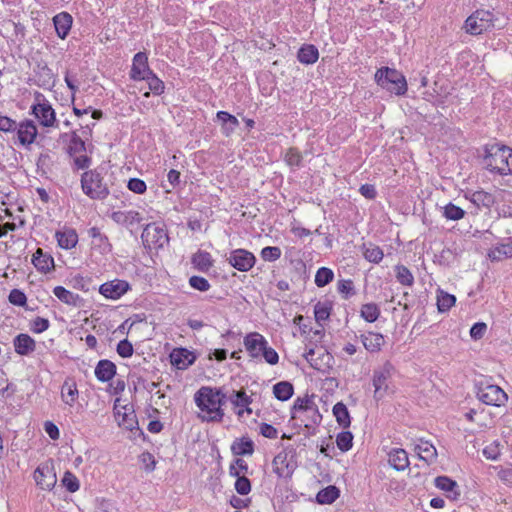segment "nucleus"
<instances>
[{"label":"nucleus","instance_id":"26","mask_svg":"<svg viewBox=\"0 0 512 512\" xmlns=\"http://www.w3.org/2000/svg\"><path fill=\"white\" fill-rule=\"evenodd\" d=\"M388 462L397 471H404L409 466L408 454L404 449L395 448L388 454Z\"/></svg>","mask_w":512,"mask_h":512},{"label":"nucleus","instance_id":"53","mask_svg":"<svg viewBox=\"0 0 512 512\" xmlns=\"http://www.w3.org/2000/svg\"><path fill=\"white\" fill-rule=\"evenodd\" d=\"M281 249L276 246H267L261 250V257L265 261L273 262L281 257Z\"/></svg>","mask_w":512,"mask_h":512},{"label":"nucleus","instance_id":"12","mask_svg":"<svg viewBox=\"0 0 512 512\" xmlns=\"http://www.w3.org/2000/svg\"><path fill=\"white\" fill-rule=\"evenodd\" d=\"M296 467L294 455L289 451H281L274 457L273 470L279 477H290Z\"/></svg>","mask_w":512,"mask_h":512},{"label":"nucleus","instance_id":"19","mask_svg":"<svg viewBox=\"0 0 512 512\" xmlns=\"http://www.w3.org/2000/svg\"><path fill=\"white\" fill-rule=\"evenodd\" d=\"M60 397L66 407L73 408L75 406L79 399V390L74 379H65L61 386Z\"/></svg>","mask_w":512,"mask_h":512},{"label":"nucleus","instance_id":"22","mask_svg":"<svg viewBox=\"0 0 512 512\" xmlns=\"http://www.w3.org/2000/svg\"><path fill=\"white\" fill-rule=\"evenodd\" d=\"M464 198L470 201L477 208L486 207L489 208L494 204V197L492 194L483 191H471L468 190L464 193Z\"/></svg>","mask_w":512,"mask_h":512},{"label":"nucleus","instance_id":"41","mask_svg":"<svg viewBox=\"0 0 512 512\" xmlns=\"http://www.w3.org/2000/svg\"><path fill=\"white\" fill-rule=\"evenodd\" d=\"M492 261H501L505 258H512V243L501 244L489 252Z\"/></svg>","mask_w":512,"mask_h":512},{"label":"nucleus","instance_id":"59","mask_svg":"<svg viewBox=\"0 0 512 512\" xmlns=\"http://www.w3.org/2000/svg\"><path fill=\"white\" fill-rule=\"evenodd\" d=\"M338 292L343 294L345 298H348L352 294H354V286L353 281L350 279H343L338 282L337 285Z\"/></svg>","mask_w":512,"mask_h":512},{"label":"nucleus","instance_id":"64","mask_svg":"<svg viewBox=\"0 0 512 512\" xmlns=\"http://www.w3.org/2000/svg\"><path fill=\"white\" fill-rule=\"evenodd\" d=\"M235 489L241 495H246L251 490V484L248 478L238 477L235 482Z\"/></svg>","mask_w":512,"mask_h":512},{"label":"nucleus","instance_id":"40","mask_svg":"<svg viewBox=\"0 0 512 512\" xmlns=\"http://www.w3.org/2000/svg\"><path fill=\"white\" fill-rule=\"evenodd\" d=\"M339 497V490L335 486H328L320 490L316 500L320 504H331Z\"/></svg>","mask_w":512,"mask_h":512},{"label":"nucleus","instance_id":"32","mask_svg":"<svg viewBox=\"0 0 512 512\" xmlns=\"http://www.w3.org/2000/svg\"><path fill=\"white\" fill-rule=\"evenodd\" d=\"M111 218L116 223L125 226H132L134 224H138L142 219L140 213L134 210L113 212Z\"/></svg>","mask_w":512,"mask_h":512},{"label":"nucleus","instance_id":"24","mask_svg":"<svg viewBox=\"0 0 512 512\" xmlns=\"http://www.w3.org/2000/svg\"><path fill=\"white\" fill-rule=\"evenodd\" d=\"M231 404L238 408L236 414L239 418H243L244 414H252V409L249 407L251 398L244 391H237L230 397Z\"/></svg>","mask_w":512,"mask_h":512},{"label":"nucleus","instance_id":"9","mask_svg":"<svg viewBox=\"0 0 512 512\" xmlns=\"http://www.w3.org/2000/svg\"><path fill=\"white\" fill-rule=\"evenodd\" d=\"M292 418L296 420H300L301 422H305L304 414L311 413V423L317 424L321 420V415L319 413L318 407L314 402L313 397L306 396L304 398H297L294 401V405L292 407Z\"/></svg>","mask_w":512,"mask_h":512},{"label":"nucleus","instance_id":"34","mask_svg":"<svg viewBox=\"0 0 512 512\" xmlns=\"http://www.w3.org/2000/svg\"><path fill=\"white\" fill-rule=\"evenodd\" d=\"M170 358L172 364L177 366L179 369H184L193 362V356L191 353L183 348L173 350L170 354Z\"/></svg>","mask_w":512,"mask_h":512},{"label":"nucleus","instance_id":"28","mask_svg":"<svg viewBox=\"0 0 512 512\" xmlns=\"http://www.w3.org/2000/svg\"><path fill=\"white\" fill-rule=\"evenodd\" d=\"M55 237L57 239L59 247L62 249H72L78 243V235L76 231L72 228H66L62 231H57L55 233Z\"/></svg>","mask_w":512,"mask_h":512},{"label":"nucleus","instance_id":"17","mask_svg":"<svg viewBox=\"0 0 512 512\" xmlns=\"http://www.w3.org/2000/svg\"><path fill=\"white\" fill-rule=\"evenodd\" d=\"M153 71L148 65V57L144 52H138L133 57L130 77L133 80H143Z\"/></svg>","mask_w":512,"mask_h":512},{"label":"nucleus","instance_id":"36","mask_svg":"<svg viewBox=\"0 0 512 512\" xmlns=\"http://www.w3.org/2000/svg\"><path fill=\"white\" fill-rule=\"evenodd\" d=\"M297 58L303 64H313L319 58L318 49L314 45H304L299 49Z\"/></svg>","mask_w":512,"mask_h":512},{"label":"nucleus","instance_id":"43","mask_svg":"<svg viewBox=\"0 0 512 512\" xmlns=\"http://www.w3.org/2000/svg\"><path fill=\"white\" fill-rule=\"evenodd\" d=\"M363 248H364V252H363L364 257L369 262L377 264L384 257V253H383L382 249L377 245L369 243L367 245H364Z\"/></svg>","mask_w":512,"mask_h":512},{"label":"nucleus","instance_id":"31","mask_svg":"<svg viewBox=\"0 0 512 512\" xmlns=\"http://www.w3.org/2000/svg\"><path fill=\"white\" fill-rule=\"evenodd\" d=\"M57 35L65 39L72 26V16L66 12H61L53 18Z\"/></svg>","mask_w":512,"mask_h":512},{"label":"nucleus","instance_id":"48","mask_svg":"<svg viewBox=\"0 0 512 512\" xmlns=\"http://www.w3.org/2000/svg\"><path fill=\"white\" fill-rule=\"evenodd\" d=\"M334 278V273L330 268L321 267L317 270L315 275V284L318 287H324L329 284Z\"/></svg>","mask_w":512,"mask_h":512},{"label":"nucleus","instance_id":"11","mask_svg":"<svg viewBox=\"0 0 512 512\" xmlns=\"http://www.w3.org/2000/svg\"><path fill=\"white\" fill-rule=\"evenodd\" d=\"M36 485L42 490L50 491L57 483V476L51 462L38 466L33 474Z\"/></svg>","mask_w":512,"mask_h":512},{"label":"nucleus","instance_id":"1","mask_svg":"<svg viewBox=\"0 0 512 512\" xmlns=\"http://www.w3.org/2000/svg\"><path fill=\"white\" fill-rule=\"evenodd\" d=\"M194 402L198 408L197 417L202 422H222L226 395L220 389L203 386L194 394Z\"/></svg>","mask_w":512,"mask_h":512},{"label":"nucleus","instance_id":"14","mask_svg":"<svg viewBox=\"0 0 512 512\" xmlns=\"http://www.w3.org/2000/svg\"><path fill=\"white\" fill-rule=\"evenodd\" d=\"M130 289L127 281L114 279L103 283L99 287V293L107 299L117 300L126 294Z\"/></svg>","mask_w":512,"mask_h":512},{"label":"nucleus","instance_id":"58","mask_svg":"<svg viewBox=\"0 0 512 512\" xmlns=\"http://www.w3.org/2000/svg\"><path fill=\"white\" fill-rule=\"evenodd\" d=\"M117 353L122 358H129L133 355L134 349L131 342L127 339L121 340L117 345Z\"/></svg>","mask_w":512,"mask_h":512},{"label":"nucleus","instance_id":"33","mask_svg":"<svg viewBox=\"0 0 512 512\" xmlns=\"http://www.w3.org/2000/svg\"><path fill=\"white\" fill-rule=\"evenodd\" d=\"M88 234L92 238V246L94 249H98L101 254H106L111 251L108 238L103 235L98 228H90Z\"/></svg>","mask_w":512,"mask_h":512},{"label":"nucleus","instance_id":"45","mask_svg":"<svg viewBox=\"0 0 512 512\" xmlns=\"http://www.w3.org/2000/svg\"><path fill=\"white\" fill-rule=\"evenodd\" d=\"M456 302V298L454 295L444 292L443 290H439L437 294V306L440 312L448 311L452 306H454Z\"/></svg>","mask_w":512,"mask_h":512},{"label":"nucleus","instance_id":"4","mask_svg":"<svg viewBox=\"0 0 512 512\" xmlns=\"http://www.w3.org/2000/svg\"><path fill=\"white\" fill-rule=\"evenodd\" d=\"M81 187L83 193L91 199L102 200L109 194L108 186L97 170H89L82 174Z\"/></svg>","mask_w":512,"mask_h":512},{"label":"nucleus","instance_id":"37","mask_svg":"<svg viewBox=\"0 0 512 512\" xmlns=\"http://www.w3.org/2000/svg\"><path fill=\"white\" fill-rule=\"evenodd\" d=\"M333 415L335 416L336 421L341 427L347 428L350 426V414L346 405L343 404L342 402H338L333 406Z\"/></svg>","mask_w":512,"mask_h":512},{"label":"nucleus","instance_id":"42","mask_svg":"<svg viewBox=\"0 0 512 512\" xmlns=\"http://www.w3.org/2000/svg\"><path fill=\"white\" fill-rule=\"evenodd\" d=\"M466 212L453 203H448L442 208V215L447 220L458 221L464 218Z\"/></svg>","mask_w":512,"mask_h":512},{"label":"nucleus","instance_id":"7","mask_svg":"<svg viewBox=\"0 0 512 512\" xmlns=\"http://www.w3.org/2000/svg\"><path fill=\"white\" fill-rule=\"evenodd\" d=\"M478 399L491 406H504L508 400L506 392L494 384H480L477 391Z\"/></svg>","mask_w":512,"mask_h":512},{"label":"nucleus","instance_id":"56","mask_svg":"<svg viewBox=\"0 0 512 512\" xmlns=\"http://www.w3.org/2000/svg\"><path fill=\"white\" fill-rule=\"evenodd\" d=\"M9 302L16 306H24L27 302V297L24 292L19 289L11 290L8 296Z\"/></svg>","mask_w":512,"mask_h":512},{"label":"nucleus","instance_id":"20","mask_svg":"<svg viewBox=\"0 0 512 512\" xmlns=\"http://www.w3.org/2000/svg\"><path fill=\"white\" fill-rule=\"evenodd\" d=\"M114 409L115 417L120 427L126 430H133L136 428L138 422L136 415L131 407L123 406L118 408L117 404H115Z\"/></svg>","mask_w":512,"mask_h":512},{"label":"nucleus","instance_id":"30","mask_svg":"<svg viewBox=\"0 0 512 512\" xmlns=\"http://www.w3.org/2000/svg\"><path fill=\"white\" fill-rule=\"evenodd\" d=\"M116 374V366L109 360H100L95 367V376L100 382L110 381Z\"/></svg>","mask_w":512,"mask_h":512},{"label":"nucleus","instance_id":"3","mask_svg":"<svg viewBox=\"0 0 512 512\" xmlns=\"http://www.w3.org/2000/svg\"><path fill=\"white\" fill-rule=\"evenodd\" d=\"M376 83L386 91L395 95H404L407 91V82L401 72L389 67H382L375 73Z\"/></svg>","mask_w":512,"mask_h":512},{"label":"nucleus","instance_id":"52","mask_svg":"<svg viewBox=\"0 0 512 512\" xmlns=\"http://www.w3.org/2000/svg\"><path fill=\"white\" fill-rule=\"evenodd\" d=\"M331 313V307L327 303L318 302L314 307L315 319L318 323L326 321Z\"/></svg>","mask_w":512,"mask_h":512},{"label":"nucleus","instance_id":"21","mask_svg":"<svg viewBox=\"0 0 512 512\" xmlns=\"http://www.w3.org/2000/svg\"><path fill=\"white\" fill-rule=\"evenodd\" d=\"M13 346L18 355L27 356L35 351L36 342L28 334L21 333L13 339Z\"/></svg>","mask_w":512,"mask_h":512},{"label":"nucleus","instance_id":"18","mask_svg":"<svg viewBox=\"0 0 512 512\" xmlns=\"http://www.w3.org/2000/svg\"><path fill=\"white\" fill-rule=\"evenodd\" d=\"M267 344L265 337L258 332H251L244 338V346L252 358L260 357Z\"/></svg>","mask_w":512,"mask_h":512},{"label":"nucleus","instance_id":"23","mask_svg":"<svg viewBox=\"0 0 512 512\" xmlns=\"http://www.w3.org/2000/svg\"><path fill=\"white\" fill-rule=\"evenodd\" d=\"M414 451L418 454L419 458L427 464L435 462L437 458V450L434 445L423 439L415 443Z\"/></svg>","mask_w":512,"mask_h":512},{"label":"nucleus","instance_id":"2","mask_svg":"<svg viewBox=\"0 0 512 512\" xmlns=\"http://www.w3.org/2000/svg\"><path fill=\"white\" fill-rule=\"evenodd\" d=\"M484 165L492 173L499 175L512 174V148L500 144L487 146Z\"/></svg>","mask_w":512,"mask_h":512},{"label":"nucleus","instance_id":"16","mask_svg":"<svg viewBox=\"0 0 512 512\" xmlns=\"http://www.w3.org/2000/svg\"><path fill=\"white\" fill-rule=\"evenodd\" d=\"M17 137L22 146H29L34 143L38 129L33 120L26 119L17 124Z\"/></svg>","mask_w":512,"mask_h":512},{"label":"nucleus","instance_id":"39","mask_svg":"<svg viewBox=\"0 0 512 512\" xmlns=\"http://www.w3.org/2000/svg\"><path fill=\"white\" fill-rule=\"evenodd\" d=\"M293 385L287 381L278 382L273 386V394L280 401H287L293 395Z\"/></svg>","mask_w":512,"mask_h":512},{"label":"nucleus","instance_id":"29","mask_svg":"<svg viewBox=\"0 0 512 512\" xmlns=\"http://www.w3.org/2000/svg\"><path fill=\"white\" fill-rule=\"evenodd\" d=\"M53 294L58 300L69 306L78 307L82 302L79 294L67 290L63 286L54 287Z\"/></svg>","mask_w":512,"mask_h":512},{"label":"nucleus","instance_id":"49","mask_svg":"<svg viewBox=\"0 0 512 512\" xmlns=\"http://www.w3.org/2000/svg\"><path fill=\"white\" fill-rule=\"evenodd\" d=\"M148 84L149 90L155 95H161L164 92L165 85L153 72L148 77L144 78Z\"/></svg>","mask_w":512,"mask_h":512},{"label":"nucleus","instance_id":"38","mask_svg":"<svg viewBox=\"0 0 512 512\" xmlns=\"http://www.w3.org/2000/svg\"><path fill=\"white\" fill-rule=\"evenodd\" d=\"M192 263L198 270L208 271L213 265V260L210 253L206 251H199L193 255Z\"/></svg>","mask_w":512,"mask_h":512},{"label":"nucleus","instance_id":"55","mask_svg":"<svg viewBox=\"0 0 512 512\" xmlns=\"http://www.w3.org/2000/svg\"><path fill=\"white\" fill-rule=\"evenodd\" d=\"M501 454L500 444L494 441L483 449V455L489 460H496Z\"/></svg>","mask_w":512,"mask_h":512},{"label":"nucleus","instance_id":"47","mask_svg":"<svg viewBox=\"0 0 512 512\" xmlns=\"http://www.w3.org/2000/svg\"><path fill=\"white\" fill-rule=\"evenodd\" d=\"M380 315V309L375 303H367L361 307V316L367 322H375Z\"/></svg>","mask_w":512,"mask_h":512},{"label":"nucleus","instance_id":"35","mask_svg":"<svg viewBox=\"0 0 512 512\" xmlns=\"http://www.w3.org/2000/svg\"><path fill=\"white\" fill-rule=\"evenodd\" d=\"M231 450L238 456L251 455L254 452V443L249 437H242L233 442Z\"/></svg>","mask_w":512,"mask_h":512},{"label":"nucleus","instance_id":"5","mask_svg":"<svg viewBox=\"0 0 512 512\" xmlns=\"http://www.w3.org/2000/svg\"><path fill=\"white\" fill-rule=\"evenodd\" d=\"M496 21L492 11L478 9L466 19L463 28L468 34L480 35L494 28Z\"/></svg>","mask_w":512,"mask_h":512},{"label":"nucleus","instance_id":"13","mask_svg":"<svg viewBox=\"0 0 512 512\" xmlns=\"http://www.w3.org/2000/svg\"><path fill=\"white\" fill-rule=\"evenodd\" d=\"M392 365L385 363L380 369L373 373L372 383L374 386V398L380 400L385 397L388 392V379L391 376Z\"/></svg>","mask_w":512,"mask_h":512},{"label":"nucleus","instance_id":"6","mask_svg":"<svg viewBox=\"0 0 512 512\" xmlns=\"http://www.w3.org/2000/svg\"><path fill=\"white\" fill-rule=\"evenodd\" d=\"M31 114L44 128H56L58 126L55 110L41 93H36L35 95L34 103L31 106Z\"/></svg>","mask_w":512,"mask_h":512},{"label":"nucleus","instance_id":"25","mask_svg":"<svg viewBox=\"0 0 512 512\" xmlns=\"http://www.w3.org/2000/svg\"><path fill=\"white\" fill-rule=\"evenodd\" d=\"M32 263L35 268L43 273H47L54 268V259L50 254L44 253L41 248H38L33 254Z\"/></svg>","mask_w":512,"mask_h":512},{"label":"nucleus","instance_id":"46","mask_svg":"<svg viewBox=\"0 0 512 512\" xmlns=\"http://www.w3.org/2000/svg\"><path fill=\"white\" fill-rule=\"evenodd\" d=\"M501 482L507 486H512V464L491 466Z\"/></svg>","mask_w":512,"mask_h":512},{"label":"nucleus","instance_id":"15","mask_svg":"<svg viewBox=\"0 0 512 512\" xmlns=\"http://www.w3.org/2000/svg\"><path fill=\"white\" fill-rule=\"evenodd\" d=\"M228 261L235 269L246 272L254 266L256 258L248 250L236 249L230 253Z\"/></svg>","mask_w":512,"mask_h":512},{"label":"nucleus","instance_id":"50","mask_svg":"<svg viewBox=\"0 0 512 512\" xmlns=\"http://www.w3.org/2000/svg\"><path fill=\"white\" fill-rule=\"evenodd\" d=\"M337 447L346 452L352 448L353 445V435L349 431H343L337 435L336 438Z\"/></svg>","mask_w":512,"mask_h":512},{"label":"nucleus","instance_id":"60","mask_svg":"<svg viewBox=\"0 0 512 512\" xmlns=\"http://www.w3.org/2000/svg\"><path fill=\"white\" fill-rule=\"evenodd\" d=\"M127 187L136 194H143L147 189L146 183L139 178H131L128 181Z\"/></svg>","mask_w":512,"mask_h":512},{"label":"nucleus","instance_id":"44","mask_svg":"<svg viewBox=\"0 0 512 512\" xmlns=\"http://www.w3.org/2000/svg\"><path fill=\"white\" fill-rule=\"evenodd\" d=\"M395 276L397 281L404 286L411 287L414 284L413 274L404 265H397L395 267Z\"/></svg>","mask_w":512,"mask_h":512},{"label":"nucleus","instance_id":"51","mask_svg":"<svg viewBox=\"0 0 512 512\" xmlns=\"http://www.w3.org/2000/svg\"><path fill=\"white\" fill-rule=\"evenodd\" d=\"M62 484L71 493L79 490L80 483L78 478L70 471H66L62 478Z\"/></svg>","mask_w":512,"mask_h":512},{"label":"nucleus","instance_id":"54","mask_svg":"<svg viewBox=\"0 0 512 512\" xmlns=\"http://www.w3.org/2000/svg\"><path fill=\"white\" fill-rule=\"evenodd\" d=\"M435 485L437 488L446 492H453L455 487H457L456 482L446 476L437 477L435 479Z\"/></svg>","mask_w":512,"mask_h":512},{"label":"nucleus","instance_id":"10","mask_svg":"<svg viewBox=\"0 0 512 512\" xmlns=\"http://www.w3.org/2000/svg\"><path fill=\"white\" fill-rule=\"evenodd\" d=\"M143 242L150 248H161L168 242L167 231L163 225L157 223L148 224L142 232Z\"/></svg>","mask_w":512,"mask_h":512},{"label":"nucleus","instance_id":"61","mask_svg":"<svg viewBox=\"0 0 512 512\" xmlns=\"http://www.w3.org/2000/svg\"><path fill=\"white\" fill-rule=\"evenodd\" d=\"M49 321L46 318L36 317L31 322V330L35 333H42L49 328Z\"/></svg>","mask_w":512,"mask_h":512},{"label":"nucleus","instance_id":"57","mask_svg":"<svg viewBox=\"0 0 512 512\" xmlns=\"http://www.w3.org/2000/svg\"><path fill=\"white\" fill-rule=\"evenodd\" d=\"M189 284L192 288L205 292L208 291L210 288V284L208 280L201 276H192L189 279Z\"/></svg>","mask_w":512,"mask_h":512},{"label":"nucleus","instance_id":"63","mask_svg":"<svg viewBox=\"0 0 512 512\" xmlns=\"http://www.w3.org/2000/svg\"><path fill=\"white\" fill-rule=\"evenodd\" d=\"M261 355L264 357L265 361L270 365H275L279 361V355L272 347H269L268 344L263 349Z\"/></svg>","mask_w":512,"mask_h":512},{"label":"nucleus","instance_id":"27","mask_svg":"<svg viewBox=\"0 0 512 512\" xmlns=\"http://www.w3.org/2000/svg\"><path fill=\"white\" fill-rule=\"evenodd\" d=\"M361 341L365 349L371 353L379 352L385 343L384 336L375 332L362 334Z\"/></svg>","mask_w":512,"mask_h":512},{"label":"nucleus","instance_id":"8","mask_svg":"<svg viewBox=\"0 0 512 512\" xmlns=\"http://www.w3.org/2000/svg\"><path fill=\"white\" fill-rule=\"evenodd\" d=\"M292 418L296 420H300L301 422H305L304 414L311 413V423L317 424L321 420V415L319 413L318 407L314 402L313 397L306 396L304 398H297L294 401V405L292 407Z\"/></svg>","mask_w":512,"mask_h":512},{"label":"nucleus","instance_id":"62","mask_svg":"<svg viewBox=\"0 0 512 512\" xmlns=\"http://www.w3.org/2000/svg\"><path fill=\"white\" fill-rule=\"evenodd\" d=\"M302 160L301 154L294 148L287 150L285 154V161L289 166H299Z\"/></svg>","mask_w":512,"mask_h":512}]
</instances>
